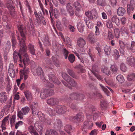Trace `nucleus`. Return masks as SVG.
Wrapping results in <instances>:
<instances>
[{
  "label": "nucleus",
  "instance_id": "nucleus-1",
  "mask_svg": "<svg viewBox=\"0 0 135 135\" xmlns=\"http://www.w3.org/2000/svg\"><path fill=\"white\" fill-rule=\"evenodd\" d=\"M18 30L20 33V36H17V39L19 41V44L20 46H22V49L24 51L26 48L25 40L26 38L25 35L23 31V26L20 25L18 26Z\"/></svg>",
  "mask_w": 135,
  "mask_h": 135
},
{
  "label": "nucleus",
  "instance_id": "nucleus-2",
  "mask_svg": "<svg viewBox=\"0 0 135 135\" xmlns=\"http://www.w3.org/2000/svg\"><path fill=\"white\" fill-rule=\"evenodd\" d=\"M54 90L50 89H44L41 91L40 96L41 99H44L54 94Z\"/></svg>",
  "mask_w": 135,
  "mask_h": 135
},
{
  "label": "nucleus",
  "instance_id": "nucleus-3",
  "mask_svg": "<svg viewBox=\"0 0 135 135\" xmlns=\"http://www.w3.org/2000/svg\"><path fill=\"white\" fill-rule=\"evenodd\" d=\"M23 70L21 69L20 70V79H17L16 80L17 84L18 86H19L21 81V79H22L24 78L25 80H26L28 77L29 71L28 70H25V66Z\"/></svg>",
  "mask_w": 135,
  "mask_h": 135
},
{
  "label": "nucleus",
  "instance_id": "nucleus-4",
  "mask_svg": "<svg viewBox=\"0 0 135 135\" xmlns=\"http://www.w3.org/2000/svg\"><path fill=\"white\" fill-rule=\"evenodd\" d=\"M21 47L20 49V52L21 54L23 55V58L22 60V62H23L24 64L25 65H27L30 62V59L28 55L26 53V47L25 45L26 48L24 51L22 49V46H20Z\"/></svg>",
  "mask_w": 135,
  "mask_h": 135
},
{
  "label": "nucleus",
  "instance_id": "nucleus-5",
  "mask_svg": "<svg viewBox=\"0 0 135 135\" xmlns=\"http://www.w3.org/2000/svg\"><path fill=\"white\" fill-rule=\"evenodd\" d=\"M29 110L30 108L28 107H25L22 108L21 110L18 112L17 113V115L20 119H22L23 115H26L28 114Z\"/></svg>",
  "mask_w": 135,
  "mask_h": 135
},
{
  "label": "nucleus",
  "instance_id": "nucleus-6",
  "mask_svg": "<svg viewBox=\"0 0 135 135\" xmlns=\"http://www.w3.org/2000/svg\"><path fill=\"white\" fill-rule=\"evenodd\" d=\"M84 97V95L83 94L72 93L70 94L69 98L72 100H81L83 99Z\"/></svg>",
  "mask_w": 135,
  "mask_h": 135
},
{
  "label": "nucleus",
  "instance_id": "nucleus-7",
  "mask_svg": "<svg viewBox=\"0 0 135 135\" xmlns=\"http://www.w3.org/2000/svg\"><path fill=\"white\" fill-rule=\"evenodd\" d=\"M46 103L50 105H55L59 104V101L57 98L52 97L47 99Z\"/></svg>",
  "mask_w": 135,
  "mask_h": 135
},
{
  "label": "nucleus",
  "instance_id": "nucleus-8",
  "mask_svg": "<svg viewBox=\"0 0 135 135\" xmlns=\"http://www.w3.org/2000/svg\"><path fill=\"white\" fill-rule=\"evenodd\" d=\"M8 73L10 76L12 78H14L16 74L14 66L13 64H10L9 66Z\"/></svg>",
  "mask_w": 135,
  "mask_h": 135
},
{
  "label": "nucleus",
  "instance_id": "nucleus-9",
  "mask_svg": "<svg viewBox=\"0 0 135 135\" xmlns=\"http://www.w3.org/2000/svg\"><path fill=\"white\" fill-rule=\"evenodd\" d=\"M7 7L9 9H11V10L10 12V14L13 17L15 15L14 9L12 5V2L11 0H9L7 1Z\"/></svg>",
  "mask_w": 135,
  "mask_h": 135
},
{
  "label": "nucleus",
  "instance_id": "nucleus-10",
  "mask_svg": "<svg viewBox=\"0 0 135 135\" xmlns=\"http://www.w3.org/2000/svg\"><path fill=\"white\" fill-rule=\"evenodd\" d=\"M56 112L59 114H63L66 111V107L64 106L60 105L57 107L56 109Z\"/></svg>",
  "mask_w": 135,
  "mask_h": 135
},
{
  "label": "nucleus",
  "instance_id": "nucleus-11",
  "mask_svg": "<svg viewBox=\"0 0 135 135\" xmlns=\"http://www.w3.org/2000/svg\"><path fill=\"white\" fill-rule=\"evenodd\" d=\"M36 73L35 72H33V73L34 75H36V74L38 75H40L41 79L45 78L43 72L42 68L40 67H38L36 69Z\"/></svg>",
  "mask_w": 135,
  "mask_h": 135
},
{
  "label": "nucleus",
  "instance_id": "nucleus-12",
  "mask_svg": "<svg viewBox=\"0 0 135 135\" xmlns=\"http://www.w3.org/2000/svg\"><path fill=\"white\" fill-rule=\"evenodd\" d=\"M48 77L49 80L54 84H59L60 83V82L56 78L54 75L50 74L48 75Z\"/></svg>",
  "mask_w": 135,
  "mask_h": 135
},
{
  "label": "nucleus",
  "instance_id": "nucleus-13",
  "mask_svg": "<svg viewBox=\"0 0 135 135\" xmlns=\"http://www.w3.org/2000/svg\"><path fill=\"white\" fill-rule=\"evenodd\" d=\"M127 63L131 66L135 65V59L133 56L128 57L127 59Z\"/></svg>",
  "mask_w": 135,
  "mask_h": 135
},
{
  "label": "nucleus",
  "instance_id": "nucleus-14",
  "mask_svg": "<svg viewBox=\"0 0 135 135\" xmlns=\"http://www.w3.org/2000/svg\"><path fill=\"white\" fill-rule=\"evenodd\" d=\"M94 66H93L92 70L91 72L94 74V76L99 80H102V78L99 74L98 73L99 72V70L97 68H95Z\"/></svg>",
  "mask_w": 135,
  "mask_h": 135
},
{
  "label": "nucleus",
  "instance_id": "nucleus-15",
  "mask_svg": "<svg viewBox=\"0 0 135 135\" xmlns=\"http://www.w3.org/2000/svg\"><path fill=\"white\" fill-rule=\"evenodd\" d=\"M86 44V42L84 39L81 37L79 38L77 40V45L79 47L83 48Z\"/></svg>",
  "mask_w": 135,
  "mask_h": 135
},
{
  "label": "nucleus",
  "instance_id": "nucleus-16",
  "mask_svg": "<svg viewBox=\"0 0 135 135\" xmlns=\"http://www.w3.org/2000/svg\"><path fill=\"white\" fill-rule=\"evenodd\" d=\"M96 13L94 11H90V12H87L85 14L87 17L91 19L95 20L96 19L97 17L95 15Z\"/></svg>",
  "mask_w": 135,
  "mask_h": 135
},
{
  "label": "nucleus",
  "instance_id": "nucleus-17",
  "mask_svg": "<svg viewBox=\"0 0 135 135\" xmlns=\"http://www.w3.org/2000/svg\"><path fill=\"white\" fill-rule=\"evenodd\" d=\"M119 43L120 47L119 51L121 54L124 55V49L125 48L126 45L123 41L120 40L119 41Z\"/></svg>",
  "mask_w": 135,
  "mask_h": 135
},
{
  "label": "nucleus",
  "instance_id": "nucleus-18",
  "mask_svg": "<svg viewBox=\"0 0 135 135\" xmlns=\"http://www.w3.org/2000/svg\"><path fill=\"white\" fill-rule=\"evenodd\" d=\"M66 7L67 10L71 16L74 15V11L72 7L71 6V4L69 3H68L66 4Z\"/></svg>",
  "mask_w": 135,
  "mask_h": 135
},
{
  "label": "nucleus",
  "instance_id": "nucleus-19",
  "mask_svg": "<svg viewBox=\"0 0 135 135\" xmlns=\"http://www.w3.org/2000/svg\"><path fill=\"white\" fill-rule=\"evenodd\" d=\"M126 11L125 8L121 7H119L117 11V14L119 16H122L126 13Z\"/></svg>",
  "mask_w": 135,
  "mask_h": 135
},
{
  "label": "nucleus",
  "instance_id": "nucleus-20",
  "mask_svg": "<svg viewBox=\"0 0 135 135\" xmlns=\"http://www.w3.org/2000/svg\"><path fill=\"white\" fill-rule=\"evenodd\" d=\"M112 22L113 23H115L118 26H119L120 25L119 20L117 16H114L111 19Z\"/></svg>",
  "mask_w": 135,
  "mask_h": 135
},
{
  "label": "nucleus",
  "instance_id": "nucleus-21",
  "mask_svg": "<svg viewBox=\"0 0 135 135\" xmlns=\"http://www.w3.org/2000/svg\"><path fill=\"white\" fill-rule=\"evenodd\" d=\"M28 130L32 134L38 135V133L36 132L33 126H30L28 128Z\"/></svg>",
  "mask_w": 135,
  "mask_h": 135
},
{
  "label": "nucleus",
  "instance_id": "nucleus-22",
  "mask_svg": "<svg viewBox=\"0 0 135 135\" xmlns=\"http://www.w3.org/2000/svg\"><path fill=\"white\" fill-rule=\"evenodd\" d=\"M73 6L76 11L79 12L81 11V6L80 3L78 1L75 2L73 3Z\"/></svg>",
  "mask_w": 135,
  "mask_h": 135
},
{
  "label": "nucleus",
  "instance_id": "nucleus-23",
  "mask_svg": "<svg viewBox=\"0 0 135 135\" xmlns=\"http://www.w3.org/2000/svg\"><path fill=\"white\" fill-rule=\"evenodd\" d=\"M37 104L35 103H33L31 104V109L32 114L34 115L36 114L38 110L36 108Z\"/></svg>",
  "mask_w": 135,
  "mask_h": 135
},
{
  "label": "nucleus",
  "instance_id": "nucleus-24",
  "mask_svg": "<svg viewBox=\"0 0 135 135\" xmlns=\"http://www.w3.org/2000/svg\"><path fill=\"white\" fill-rule=\"evenodd\" d=\"M19 52H20V50H19ZM21 53L20 52L19 53H16V54L14 53L13 58L14 62L16 63L17 62V60L18 58L19 57L20 59V60L21 62H22V60H21Z\"/></svg>",
  "mask_w": 135,
  "mask_h": 135
},
{
  "label": "nucleus",
  "instance_id": "nucleus-25",
  "mask_svg": "<svg viewBox=\"0 0 135 135\" xmlns=\"http://www.w3.org/2000/svg\"><path fill=\"white\" fill-rule=\"evenodd\" d=\"M84 117L83 114L80 112L76 114L75 117V119H76L78 121H81L83 120Z\"/></svg>",
  "mask_w": 135,
  "mask_h": 135
},
{
  "label": "nucleus",
  "instance_id": "nucleus-26",
  "mask_svg": "<svg viewBox=\"0 0 135 135\" xmlns=\"http://www.w3.org/2000/svg\"><path fill=\"white\" fill-rule=\"evenodd\" d=\"M126 46L128 49L131 50L133 52H134L135 51V42H132L131 45L130 47V45L128 44H127Z\"/></svg>",
  "mask_w": 135,
  "mask_h": 135
},
{
  "label": "nucleus",
  "instance_id": "nucleus-27",
  "mask_svg": "<svg viewBox=\"0 0 135 135\" xmlns=\"http://www.w3.org/2000/svg\"><path fill=\"white\" fill-rule=\"evenodd\" d=\"M28 48L30 52L33 55H35V50L34 47V46L31 44L28 45Z\"/></svg>",
  "mask_w": 135,
  "mask_h": 135
},
{
  "label": "nucleus",
  "instance_id": "nucleus-28",
  "mask_svg": "<svg viewBox=\"0 0 135 135\" xmlns=\"http://www.w3.org/2000/svg\"><path fill=\"white\" fill-rule=\"evenodd\" d=\"M42 41L43 42L44 45L47 46L50 45V42L47 36H45L43 37L42 38Z\"/></svg>",
  "mask_w": 135,
  "mask_h": 135
},
{
  "label": "nucleus",
  "instance_id": "nucleus-29",
  "mask_svg": "<svg viewBox=\"0 0 135 135\" xmlns=\"http://www.w3.org/2000/svg\"><path fill=\"white\" fill-rule=\"evenodd\" d=\"M102 71L103 73L108 75H110V74L109 69L107 66H103L102 68Z\"/></svg>",
  "mask_w": 135,
  "mask_h": 135
},
{
  "label": "nucleus",
  "instance_id": "nucleus-30",
  "mask_svg": "<svg viewBox=\"0 0 135 135\" xmlns=\"http://www.w3.org/2000/svg\"><path fill=\"white\" fill-rule=\"evenodd\" d=\"M25 95L27 100L28 101L31 100L32 99L31 93L29 91H26L24 92Z\"/></svg>",
  "mask_w": 135,
  "mask_h": 135
},
{
  "label": "nucleus",
  "instance_id": "nucleus-31",
  "mask_svg": "<svg viewBox=\"0 0 135 135\" xmlns=\"http://www.w3.org/2000/svg\"><path fill=\"white\" fill-rule=\"evenodd\" d=\"M118 69V68L115 64L112 65L110 66V70L114 74H115L117 73Z\"/></svg>",
  "mask_w": 135,
  "mask_h": 135
},
{
  "label": "nucleus",
  "instance_id": "nucleus-32",
  "mask_svg": "<svg viewBox=\"0 0 135 135\" xmlns=\"http://www.w3.org/2000/svg\"><path fill=\"white\" fill-rule=\"evenodd\" d=\"M62 124V122L61 120L59 119H56L54 123V127H61Z\"/></svg>",
  "mask_w": 135,
  "mask_h": 135
},
{
  "label": "nucleus",
  "instance_id": "nucleus-33",
  "mask_svg": "<svg viewBox=\"0 0 135 135\" xmlns=\"http://www.w3.org/2000/svg\"><path fill=\"white\" fill-rule=\"evenodd\" d=\"M94 37V36L92 33H90L88 36V40L92 44H93L95 42Z\"/></svg>",
  "mask_w": 135,
  "mask_h": 135
},
{
  "label": "nucleus",
  "instance_id": "nucleus-34",
  "mask_svg": "<svg viewBox=\"0 0 135 135\" xmlns=\"http://www.w3.org/2000/svg\"><path fill=\"white\" fill-rule=\"evenodd\" d=\"M67 82L71 86H75L77 85L76 83L72 78H70Z\"/></svg>",
  "mask_w": 135,
  "mask_h": 135
},
{
  "label": "nucleus",
  "instance_id": "nucleus-35",
  "mask_svg": "<svg viewBox=\"0 0 135 135\" xmlns=\"http://www.w3.org/2000/svg\"><path fill=\"white\" fill-rule=\"evenodd\" d=\"M6 93L4 91H2L0 93L1 99L3 102L6 101L7 100V96Z\"/></svg>",
  "mask_w": 135,
  "mask_h": 135
},
{
  "label": "nucleus",
  "instance_id": "nucleus-36",
  "mask_svg": "<svg viewBox=\"0 0 135 135\" xmlns=\"http://www.w3.org/2000/svg\"><path fill=\"white\" fill-rule=\"evenodd\" d=\"M116 79L120 83H123L124 81V79L123 76L121 74L118 75L116 77Z\"/></svg>",
  "mask_w": 135,
  "mask_h": 135
},
{
  "label": "nucleus",
  "instance_id": "nucleus-37",
  "mask_svg": "<svg viewBox=\"0 0 135 135\" xmlns=\"http://www.w3.org/2000/svg\"><path fill=\"white\" fill-rule=\"evenodd\" d=\"M42 80L43 82H44L45 83H46V85L47 87L51 88L54 87V85L52 84L49 82H48L45 78L42 79Z\"/></svg>",
  "mask_w": 135,
  "mask_h": 135
},
{
  "label": "nucleus",
  "instance_id": "nucleus-38",
  "mask_svg": "<svg viewBox=\"0 0 135 135\" xmlns=\"http://www.w3.org/2000/svg\"><path fill=\"white\" fill-rule=\"evenodd\" d=\"M120 31L122 33H126L127 34L128 33L129 31L128 28L126 27L123 26L120 29Z\"/></svg>",
  "mask_w": 135,
  "mask_h": 135
},
{
  "label": "nucleus",
  "instance_id": "nucleus-39",
  "mask_svg": "<svg viewBox=\"0 0 135 135\" xmlns=\"http://www.w3.org/2000/svg\"><path fill=\"white\" fill-rule=\"evenodd\" d=\"M68 59L71 63H73L75 60V57L73 54H70L68 57Z\"/></svg>",
  "mask_w": 135,
  "mask_h": 135
},
{
  "label": "nucleus",
  "instance_id": "nucleus-40",
  "mask_svg": "<svg viewBox=\"0 0 135 135\" xmlns=\"http://www.w3.org/2000/svg\"><path fill=\"white\" fill-rule=\"evenodd\" d=\"M84 26L80 23H78L77 25V27L79 31L82 33L84 31Z\"/></svg>",
  "mask_w": 135,
  "mask_h": 135
},
{
  "label": "nucleus",
  "instance_id": "nucleus-41",
  "mask_svg": "<svg viewBox=\"0 0 135 135\" xmlns=\"http://www.w3.org/2000/svg\"><path fill=\"white\" fill-rule=\"evenodd\" d=\"M96 2L98 6H103L105 5V2L104 0H97Z\"/></svg>",
  "mask_w": 135,
  "mask_h": 135
},
{
  "label": "nucleus",
  "instance_id": "nucleus-42",
  "mask_svg": "<svg viewBox=\"0 0 135 135\" xmlns=\"http://www.w3.org/2000/svg\"><path fill=\"white\" fill-rule=\"evenodd\" d=\"M104 50L106 55H108L110 54V49L109 46H106L104 47Z\"/></svg>",
  "mask_w": 135,
  "mask_h": 135
},
{
  "label": "nucleus",
  "instance_id": "nucleus-43",
  "mask_svg": "<svg viewBox=\"0 0 135 135\" xmlns=\"http://www.w3.org/2000/svg\"><path fill=\"white\" fill-rule=\"evenodd\" d=\"M106 25L107 27L108 28H112L113 27V24L110 20H108L106 21Z\"/></svg>",
  "mask_w": 135,
  "mask_h": 135
},
{
  "label": "nucleus",
  "instance_id": "nucleus-44",
  "mask_svg": "<svg viewBox=\"0 0 135 135\" xmlns=\"http://www.w3.org/2000/svg\"><path fill=\"white\" fill-rule=\"evenodd\" d=\"M128 79L129 80H135V74H132L127 76Z\"/></svg>",
  "mask_w": 135,
  "mask_h": 135
},
{
  "label": "nucleus",
  "instance_id": "nucleus-45",
  "mask_svg": "<svg viewBox=\"0 0 135 135\" xmlns=\"http://www.w3.org/2000/svg\"><path fill=\"white\" fill-rule=\"evenodd\" d=\"M59 14V12L57 9L56 8L52 10V15H54L56 18H57L58 15Z\"/></svg>",
  "mask_w": 135,
  "mask_h": 135
},
{
  "label": "nucleus",
  "instance_id": "nucleus-46",
  "mask_svg": "<svg viewBox=\"0 0 135 135\" xmlns=\"http://www.w3.org/2000/svg\"><path fill=\"white\" fill-rule=\"evenodd\" d=\"M114 33L115 37L117 38H119L120 35V31L118 28H116L114 30Z\"/></svg>",
  "mask_w": 135,
  "mask_h": 135
},
{
  "label": "nucleus",
  "instance_id": "nucleus-47",
  "mask_svg": "<svg viewBox=\"0 0 135 135\" xmlns=\"http://www.w3.org/2000/svg\"><path fill=\"white\" fill-rule=\"evenodd\" d=\"M62 78L66 81L70 78L67 74L64 73L62 74Z\"/></svg>",
  "mask_w": 135,
  "mask_h": 135
},
{
  "label": "nucleus",
  "instance_id": "nucleus-48",
  "mask_svg": "<svg viewBox=\"0 0 135 135\" xmlns=\"http://www.w3.org/2000/svg\"><path fill=\"white\" fill-rule=\"evenodd\" d=\"M24 123L22 121H19L16 122L15 124V128L17 129L19 127H21L23 124Z\"/></svg>",
  "mask_w": 135,
  "mask_h": 135
},
{
  "label": "nucleus",
  "instance_id": "nucleus-49",
  "mask_svg": "<svg viewBox=\"0 0 135 135\" xmlns=\"http://www.w3.org/2000/svg\"><path fill=\"white\" fill-rule=\"evenodd\" d=\"M86 23L88 28H89L91 29L93 28V23L91 22L88 20L86 21Z\"/></svg>",
  "mask_w": 135,
  "mask_h": 135
},
{
  "label": "nucleus",
  "instance_id": "nucleus-50",
  "mask_svg": "<svg viewBox=\"0 0 135 135\" xmlns=\"http://www.w3.org/2000/svg\"><path fill=\"white\" fill-rule=\"evenodd\" d=\"M64 129L67 133L69 134L71 129V126L69 125H66Z\"/></svg>",
  "mask_w": 135,
  "mask_h": 135
},
{
  "label": "nucleus",
  "instance_id": "nucleus-51",
  "mask_svg": "<svg viewBox=\"0 0 135 135\" xmlns=\"http://www.w3.org/2000/svg\"><path fill=\"white\" fill-rule=\"evenodd\" d=\"M134 7L133 5L129 4H128L127 7L128 12H129L131 11H133L134 9Z\"/></svg>",
  "mask_w": 135,
  "mask_h": 135
},
{
  "label": "nucleus",
  "instance_id": "nucleus-52",
  "mask_svg": "<svg viewBox=\"0 0 135 135\" xmlns=\"http://www.w3.org/2000/svg\"><path fill=\"white\" fill-rule=\"evenodd\" d=\"M120 69L123 72H125L127 70V68L125 64L123 63L121 64Z\"/></svg>",
  "mask_w": 135,
  "mask_h": 135
},
{
  "label": "nucleus",
  "instance_id": "nucleus-53",
  "mask_svg": "<svg viewBox=\"0 0 135 135\" xmlns=\"http://www.w3.org/2000/svg\"><path fill=\"white\" fill-rule=\"evenodd\" d=\"M63 54L65 58L67 59L69 54V52L66 49H63Z\"/></svg>",
  "mask_w": 135,
  "mask_h": 135
},
{
  "label": "nucleus",
  "instance_id": "nucleus-54",
  "mask_svg": "<svg viewBox=\"0 0 135 135\" xmlns=\"http://www.w3.org/2000/svg\"><path fill=\"white\" fill-rule=\"evenodd\" d=\"M45 135H56L53 132L52 129L47 130L46 132Z\"/></svg>",
  "mask_w": 135,
  "mask_h": 135
},
{
  "label": "nucleus",
  "instance_id": "nucleus-55",
  "mask_svg": "<svg viewBox=\"0 0 135 135\" xmlns=\"http://www.w3.org/2000/svg\"><path fill=\"white\" fill-rule=\"evenodd\" d=\"M49 114L50 115H54L56 112V110L52 109L51 108H49L48 110Z\"/></svg>",
  "mask_w": 135,
  "mask_h": 135
},
{
  "label": "nucleus",
  "instance_id": "nucleus-56",
  "mask_svg": "<svg viewBox=\"0 0 135 135\" xmlns=\"http://www.w3.org/2000/svg\"><path fill=\"white\" fill-rule=\"evenodd\" d=\"M121 23L123 25H125L127 21V18L124 17H122L120 20Z\"/></svg>",
  "mask_w": 135,
  "mask_h": 135
},
{
  "label": "nucleus",
  "instance_id": "nucleus-57",
  "mask_svg": "<svg viewBox=\"0 0 135 135\" xmlns=\"http://www.w3.org/2000/svg\"><path fill=\"white\" fill-rule=\"evenodd\" d=\"M9 117L7 116L4 118V119L2 120V124L1 126H5L6 124V122L7 121Z\"/></svg>",
  "mask_w": 135,
  "mask_h": 135
},
{
  "label": "nucleus",
  "instance_id": "nucleus-58",
  "mask_svg": "<svg viewBox=\"0 0 135 135\" xmlns=\"http://www.w3.org/2000/svg\"><path fill=\"white\" fill-rule=\"evenodd\" d=\"M67 72L73 78L75 77V76L74 73L72 70L69 69H68Z\"/></svg>",
  "mask_w": 135,
  "mask_h": 135
},
{
  "label": "nucleus",
  "instance_id": "nucleus-59",
  "mask_svg": "<svg viewBox=\"0 0 135 135\" xmlns=\"http://www.w3.org/2000/svg\"><path fill=\"white\" fill-rule=\"evenodd\" d=\"M35 24L37 26H38L41 24V20L40 18L36 19Z\"/></svg>",
  "mask_w": 135,
  "mask_h": 135
},
{
  "label": "nucleus",
  "instance_id": "nucleus-60",
  "mask_svg": "<svg viewBox=\"0 0 135 135\" xmlns=\"http://www.w3.org/2000/svg\"><path fill=\"white\" fill-rule=\"evenodd\" d=\"M40 113L38 112L37 113L38 116V117L40 120L41 121H44L45 120V118H44V115L42 114V115H39Z\"/></svg>",
  "mask_w": 135,
  "mask_h": 135
},
{
  "label": "nucleus",
  "instance_id": "nucleus-61",
  "mask_svg": "<svg viewBox=\"0 0 135 135\" xmlns=\"http://www.w3.org/2000/svg\"><path fill=\"white\" fill-rule=\"evenodd\" d=\"M100 34V31L99 28L97 26H95V35L96 36H99Z\"/></svg>",
  "mask_w": 135,
  "mask_h": 135
},
{
  "label": "nucleus",
  "instance_id": "nucleus-62",
  "mask_svg": "<svg viewBox=\"0 0 135 135\" xmlns=\"http://www.w3.org/2000/svg\"><path fill=\"white\" fill-rule=\"evenodd\" d=\"M99 85L102 89L103 90L105 93H106L108 95V91L107 89L105 88L104 87V86L102 84H100Z\"/></svg>",
  "mask_w": 135,
  "mask_h": 135
},
{
  "label": "nucleus",
  "instance_id": "nucleus-63",
  "mask_svg": "<svg viewBox=\"0 0 135 135\" xmlns=\"http://www.w3.org/2000/svg\"><path fill=\"white\" fill-rule=\"evenodd\" d=\"M38 128L37 130L39 133L41 135L42 133L43 128L41 126L39 125L38 126Z\"/></svg>",
  "mask_w": 135,
  "mask_h": 135
},
{
  "label": "nucleus",
  "instance_id": "nucleus-64",
  "mask_svg": "<svg viewBox=\"0 0 135 135\" xmlns=\"http://www.w3.org/2000/svg\"><path fill=\"white\" fill-rule=\"evenodd\" d=\"M97 131L98 130L95 129L92 130L90 133L89 134L91 135H97Z\"/></svg>",
  "mask_w": 135,
  "mask_h": 135
}]
</instances>
